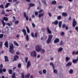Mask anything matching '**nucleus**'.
I'll return each mask as SVG.
<instances>
[{
    "label": "nucleus",
    "instance_id": "obj_1",
    "mask_svg": "<svg viewBox=\"0 0 78 78\" xmlns=\"http://www.w3.org/2000/svg\"><path fill=\"white\" fill-rule=\"evenodd\" d=\"M9 52L12 55H13L14 53V51H13L14 45L13 44L11 43L9 44Z\"/></svg>",
    "mask_w": 78,
    "mask_h": 78
},
{
    "label": "nucleus",
    "instance_id": "obj_2",
    "mask_svg": "<svg viewBox=\"0 0 78 78\" xmlns=\"http://www.w3.org/2000/svg\"><path fill=\"white\" fill-rule=\"evenodd\" d=\"M53 35H48V40L47 41V44H48L49 43L51 42V39H52V38H53Z\"/></svg>",
    "mask_w": 78,
    "mask_h": 78
},
{
    "label": "nucleus",
    "instance_id": "obj_3",
    "mask_svg": "<svg viewBox=\"0 0 78 78\" xmlns=\"http://www.w3.org/2000/svg\"><path fill=\"white\" fill-rule=\"evenodd\" d=\"M35 49L37 51H40L41 50V46L39 45H37L35 47Z\"/></svg>",
    "mask_w": 78,
    "mask_h": 78
},
{
    "label": "nucleus",
    "instance_id": "obj_4",
    "mask_svg": "<svg viewBox=\"0 0 78 78\" xmlns=\"http://www.w3.org/2000/svg\"><path fill=\"white\" fill-rule=\"evenodd\" d=\"M30 55L32 56H33V57H35V58H36L37 56L36 52V51H34L31 52Z\"/></svg>",
    "mask_w": 78,
    "mask_h": 78
},
{
    "label": "nucleus",
    "instance_id": "obj_5",
    "mask_svg": "<svg viewBox=\"0 0 78 78\" xmlns=\"http://www.w3.org/2000/svg\"><path fill=\"white\" fill-rule=\"evenodd\" d=\"M77 25V23H76V21L75 20V19H74L73 20V27L74 28L75 27V26H76Z\"/></svg>",
    "mask_w": 78,
    "mask_h": 78
},
{
    "label": "nucleus",
    "instance_id": "obj_6",
    "mask_svg": "<svg viewBox=\"0 0 78 78\" xmlns=\"http://www.w3.org/2000/svg\"><path fill=\"white\" fill-rule=\"evenodd\" d=\"M19 56L17 55H15L14 57L13 60V61H17V60L19 59Z\"/></svg>",
    "mask_w": 78,
    "mask_h": 78
},
{
    "label": "nucleus",
    "instance_id": "obj_7",
    "mask_svg": "<svg viewBox=\"0 0 78 78\" xmlns=\"http://www.w3.org/2000/svg\"><path fill=\"white\" fill-rule=\"evenodd\" d=\"M4 45L6 48H8L9 46H8V41H6L4 43Z\"/></svg>",
    "mask_w": 78,
    "mask_h": 78
},
{
    "label": "nucleus",
    "instance_id": "obj_8",
    "mask_svg": "<svg viewBox=\"0 0 78 78\" xmlns=\"http://www.w3.org/2000/svg\"><path fill=\"white\" fill-rule=\"evenodd\" d=\"M24 16L25 18H26V20H28L29 18L28 16H27V13H26V12H24Z\"/></svg>",
    "mask_w": 78,
    "mask_h": 78
},
{
    "label": "nucleus",
    "instance_id": "obj_9",
    "mask_svg": "<svg viewBox=\"0 0 78 78\" xmlns=\"http://www.w3.org/2000/svg\"><path fill=\"white\" fill-rule=\"evenodd\" d=\"M46 29L47 30V32L49 33V34H51V31L50 30L48 27H47L46 28Z\"/></svg>",
    "mask_w": 78,
    "mask_h": 78
},
{
    "label": "nucleus",
    "instance_id": "obj_10",
    "mask_svg": "<svg viewBox=\"0 0 78 78\" xmlns=\"http://www.w3.org/2000/svg\"><path fill=\"white\" fill-rule=\"evenodd\" d=\"M4 58L5 59V62H9V60H8V57L6 56H4Z\"/></svg>",
    "mask_w": 78,
    "mask_h": 78
},
{
    "label": "nucleus",
    "instance_id": "obj_11",
    "mask_svg": "<svg viewBox=\"0 0 78 78\" xmlns=\"http://www.w3.org/2000/svg\"><path fill=\"white\" fill-rule=\"evenodd\" d=\"M22 31L23 33L24 36H25L27 35V31L25 29H23L22 30Z\"/></svg>",
    "mask_w": 78,
    "mask_h": 78
},
{
    "label": "nucleus",
    "instance_id": "obj_12",
    "mask_svg": "<svg viewBox=\"0 0 78 78\" xmlns=\"http://www.w3.org/2000/svg\"><path fill=\"white\" fill-rule=\"evenodd\" d=\"M72 54L73 56H74V55H78V51H77L76 52L75 51H73L72 53Z\"/></svg>",
    "mask_w": 78,
    "mask_h": 78
},
{
    "label": "nucleus",
    "instance_id": "obj_13",
    "mask_svg": "<svg viewBox=\"0 0 78 78\" xmlns=\"http://www.w3.org/2000/svg\"><path fill=\"white\" fill-rule=\"evenodd\" d=\"M54 42L55 44L58 43V42H59V39H58V38H57L54 40Z\"/></svg>",
    "mask_w": 78,
    "mask_h": 78
},
{
    "label": "nucleus",
    "instance_id": "obj_14",
    "mask_svg": "<svg viewBox=\"0 0 78 78\" xmlns=\"http://www.w3.org/2000/svg\"><path fill=\"white\" fill-rule=\"evenodd\" d=\"M31 66V63L30 61H28L27 64V68H28Z\"/></svg>",
    "mask_w": 78,
    "mask_h": 78
},
{
    "label": "nucleus",
    "instance_id": "obj_15",
    "mask_svg": "<svg viewBox=\"0 0 78 78\" xmlns=\"http://www.w3.org/2000/svg\"><path fill=\"white\" fill-rule=\"evenodd\" d=\"M78 57L76 59H73V62L74 64L78 62Z\"/></svg>",
    "mask_w": 78,
    "mask_h": 78
},
{
    "label": "nucleus",
    "instance_id": "obj_16",
    "mask_svg": "<svg viewBox=\"0 0 78 78\" xmlns=\"http://www.w3.org/2000/svg\"><path fill=\"white\" fill-rule=\"evenodd\" d=\"M72 64V63L71 62H69L66 65V66H70Z\"/></svg>",
    "mask_w": 78,
    "mask_h": 78
},
{
    "label": "nucleus",
    "instance_id": "obj_17",
    "mask_svg": "<svg viewBox=\"0 0 78 78\" xmlns=\"http://www.w3.org/2000/svg\"><path fill=\"white\" fill-rule=\"evenodd\" d=\"M52 24H54L55 25H57L58 24V21L56 20L55 21L52 23Z\"/></svg>",
    "mask_w": 78,
    "mask_h": 78
},
{
    "label": "nucleus",
    "instance_id": "obj_18",
    "mask_svg": "<svg viewBox=\"0 0 78 78\" xmlns=\"http://www.w3.org/2000/svg\"><path fill=\"white\" fill-rule=\"evenodd\" d=\"M50 65L52 67L53 69H55V66L54 65V64H53V62H51L50 63Z\"/></svg>",
    "mask_w": 78,
    "mask_h": 78
},
{
    "label": "nucleus",
    "instance_id": "obj_19",
    "mask_svg": "<svg viewBox=\"0 0 78 78\" xmlns=\"http://www.w3.org/2000/svg\"><path fill=\"white\" fill-rule=\"evenodd\" d=\"M8 72H9L10 75L12 74V70L11 69H9L8 70Z\"/></svg>",
    "mask_w": 78,
    "mask_h": 78
},
{
    "label": "nucleus",
    "instance_id": "obj_20",
    "mask_svg": "<svg viewBox=\"0 0 78 78\" xmlns=\"http://www.w3.org/2000/svg\"><path fill=\"white\" fill-rule=\"evenodd\" d=\"M3 20H5V22H7V21H8V18L5 17H3Z\"/></svg>",
    "mask_w": 78,
    "mask_h": 78
},
{
    "label": "nucleus",
    "instance_id": "obj_21",
    "mask_svg": "<svg viewBox=\"0 0 78 78\" xmlns=\"http://www.w3.org/2000/svg\"><path fill=\"white\" fill-rule=\"evenodd\" d=\"M62 16L63 17H66V16H67V13H66L63 12L62 13Z\"/></svg>",
    "mask_w": 78,
    "mask_h": 78
},
{
    "label": "nucleus",
    "instance_id": "obj_22",
    "mask_svg": "<svg viewBox=\"0 0 78 78\" xmlns=\"http://www.w3.org/2000/svg\"><path fill=\"white\" fill-rule=\"evenodd\" d=\"M57 2L55 0H54L51 2V5H56Z\"/></svg>",
    "mask_w": 78,
    "mask_h": 78
},
{
    "label": "nucleus",
    "instance_id": "obj_23",
    "mask_svg": "<svg viewBox=\"0 0 78 78\" xmlns=\"http://www.w3.org/2000/svg\"><path fill=\"white\" fill-rule=\"evenodd\" d=\"M13 44H14L15 45L17 46V47H19V45L18 43H17V42H16V41H14L13 42Z\"/></svg>",
    "mask_w": 78,
    "mask_h": 78
},
{
    "label": "nucleus",
    "instance_id": "obj_24",
    "mask_svg": "<svg viewBox=\"0 0 78 78\" xmlns=\"http://www.w3.org/2000/svg\"><path fill=\"white\" fill-rule=\"evenodd\" d=\"M62 50H63V48L61 47H60L58 50V52H61V51H62Z\"/></svg>",
    "mask_w": 78,
    "mask_h": 78
},
{
    "label": "nucleus",
    "instance_id": "obj_25",
    "mask_svg": "<svg viewBox=\"0 0 78 78\" xmlns=\"http://www.w3.org/2000/svg\"><path fill=\"white\" fill-rule=\"evenodd\" d=\"M35 6V4H33L32 3H30L29 4V6L30 7H32L33 6Z\"/></svg>",
    "mask_w": 78,
    "mask_h": 78
},
{
    "label": "nucleus",
    "instance_id": "obj_26",
    "mask_svg": "<svg viewBox=\"0 0 78 78\" xmlns=\"http://www.w3.org/2000/svg\"><path fill=\"white\" fill-rule=\"evenodd\" d=\"M62 25V21H59L58 23V26L60 28L61 27Z\"/></svg>",
    "mask_w": 78,
    "mask_h": 78
},
{
    "label": "nucleus",
    "instance_id": "obj_27",
    "mask_svg": "<svg viewBox=\"0 0 78 78\" xmlns=\"http://www.w3.org/2000/svg\"><path fill=\"white\" fill-rule=\"evenodd\" d=\"M44 15V13H42V14H39L38 15V17L39 18H41L42 16H43Z\"/></svg>",
    "mask_w": 78,
    "mask_h": 78
},
{
    "label": "nucleus",
    "instance_id": "obj_28",
    "mask_svg": "<svg viewBox=\"0 0 78 78\" xmlns=\"http://www.w3.org/2000/svg\"><path fill=\"white\" fill-rule=\"evenodd\" d=\"M70 60V57H66V62H67Z\"/></svg>",
    "mask_w": 78,
    "mask_h": 78
},
{
    "label": "nucleus",
    "instance_id": "obj_29",
    "mask_svg": "<svg viewBox=\"0 0 78 78\" xmlns=\"http://www.w3.org/2000/svg\"><path fill=\"white\" fill-rule=\"evenodd\" d=\"M69 73L71 74H72V73H73V69H70L69 71Z\"/></svg>",
    "mask_w": 78,
    "mask_h": 78
},
{
    "label": "nucleus",
    "instance_id": "obj_30",
    "mask_svg": "<svg viewBox=\"0 0 78 78\" xmlns=\"http://www.w3.org/2000/svg\"><path fill=\"white\" fill-rule=\"evenodd\" d=\"M42 3L44 2V4L45 5V6H47V3H46V1H45V0H42Z\"/></svg>",
    "mask_w": 78,
    "mask_h": 78
},
{
    "label": "nucleus",
    "instance_id": "obj_31",
    "mask_svg": "<svg viewBox=\"0 0 78 78\" xmlns=\"http://www.w3.org/2000/svg\"><path fill=\"white\" fill-rule=\"evenodd\" d=\"M1 21H2V23L3 27L5 26V22H4V20H1Z\"/></svg>",
    "mask_w": 78,
    "mask_h": 78
},
{
    "label": "nucleus",
    "instance_id": "obj_32",
    "mask_svg": "<svg viewBox=\"0 0 78 78\" xmlns=\"http://www.w3.org/2000/svg\"><path fill=\"white\" fill-rule=\"evenodd\" d=\"M30 76V74L28 73L27 75H26L25 77L26 78H29Z\"/></svg>",
    "mask_w": 78,
    "mask_h": 78
},
{
    "label": "nucleus",
    "instance_id": "obj_33",
    "mask_svg": "<svg viewBox=\"0 0 78 78\" xmlns=\"http://www.w3.org/2000/svg\"><path fill=\"white\" fill-rule=\"evenodd\" d=\"M10 4L9 3H7L5 5V8H8V6H9V5H10Z\"/></svg>",
    "mask_w": 78,
    "mask_h": 78
},
{
    "label": "nucleus",
    "instance_id": "obj_34",
    "mask_svg": "<svg viewBox=\"0 0 78 78\" xmlns=\"http://www.w3.org/2000/svg\"><path fill=\"white\" fill-rule=\"evenodd\" d=\"M18 68H19V69H20L21 67H22V65H21V64L20 63H19L17 66Z\"/></svg>",
    "mask_w": 78,
    "mask_h": 78
},
{
    "label": "nucleus",
    "instance_id": "obj_35",
    "mask_svg": "<svg viewBox=\"0 0 78 78\" xmlns=\"http://www.w3.org/2000/svg\"><path fill=\"white\" fill-rule=\"evenodd\" d=\"M26 29L27 30V33H30V29H29V28H28V27H26Z\"/></svg>",
    "mask_w": 78,
    "mask_h": 78
},
{
    "label": "nucleus",
    "instance_id": "obj_36",
    "mask_svg": "<svg viewBox=\"0 0 78 78\" xmlns=\"http://www.w3.org/2000/svg\"><path fill=\"white\" fill-rule=\"evenodd\" d=\"M45 49H42L41 50V53H45Z\"/></svg>",
    "mask_w": 78,
    "mask_h": 78
},
{
    "label": "nucleus",
    "instance_id": "obj_37",
    "mask_svg": "<svg viewBox=\"0 0 78 78\" xmlns=\"http://www.w3.org/2000/svg\"><path fill=\"white\" fill-rule=\"evenodd\" d=\"M26 39H27V41H29V37L28 34H27L26 35Z\"/></svg>",
    "mask_w": 78,
    "mask_h": 78
},
{
    "label": "nucleus",
    "instance_id": "obj_38",
    "mask_svg": "<svg viewBox=\"0 0 78 78\" xmlns=\"http://www.w3.org/2000/svg\"><path fill=\"white\" fill-rule=\"evenodd\" d=\"M53 72L54 73H55L56 74H58V72L57 71V70L56 69L54 70Z\"/></svg>",
    "mask_w": 78,
    "mask_h": 78
},
{
    "label": "nucleus",
    "instance_id": "obj_39",
    "mask_svg": "<svg viewBox=\"0 0 78 78\" xmlns=\"http://www.w3.org/2000/svg\"><path fill=\"white\" fill-rule=\"evenodd\" d=\"M21 76L22 78H25V76H24V73H22Z\"/></svg>",
    "mask_w": 78,
    "mask_h": 78
},
{
    "label": "nucleus",
    "instance_id": "obj_40",
    "mask_svg": "<svg viewBox=\"0 0 78 78\" xmlns=\"http://www.w3.org/2000/svg\"><path fill=\"white\" fill-rule=\"evenodd\" d=\"M57 19H58V20H61V16H58L57 17Z\"/></svg>",
    "mask_w": 78,
    "mask_h": 78
},
{
    "label": "nucleus",
    "instance_id": "obj_41",
    "mask_svg": "<svg viewBox=\"0 0 78 78\" xmlns=\"http://www.w3.org/2000/svg\"><path fill=\"white\" fill-rule=\"evenodd\" d=\"M19 23V21L16 20L15 22V25H17Z\"/></svg>",
    "mask_w": 78,
    "mask_h": 78
},
{
    "label": "nucleus",
    "instance_id": "obj_42",
    "mask_svg": "<svg viewBox=\"0 0 78 78\" xmlns=\"http://www.w3.org/2000/svg\"><path fill=\"white\" fill-rule=\"evenodd\" d=\"M28 57H26L25 58V62L26 63L28 62Z\"/></svg>",
    "mask_w": 78,
    "mask_h": 78
},
{
    "label": "nucleus",
    "instance_id": "obj_43",
    "mask_svg": "<svg viewBox=\"0 0 78 78\" xmlns=\"http://www.w3.org/2000/svg\"><path fill=\"white\" fill-rule=\"evenodd\" d=\"M43 72L44 74H45L47 73V71L46 69H44L43 71Z\"/></svg>",
    "mask_w": 78,
    "mask_h": 78
},
{
    "label": "nucleus",
    "instance_id": "obj_44",
    "mask_svg": "<svg viewBox=\"0 0 78 78\" xmlns=\"http://www.w3.org/2000/svg\"><path fill=\"white\" fill-rule=\"evenodd\" d=\"M34 33L33 32H31V36L32 37H34Z\"/></svg>",
    "mask_w": 78,
    "mask_h": 78
},
{
    "label": "nucleus",
    "instance_id": "obj_45",
    "mask_svg": "<svg viewBox=\"0 0 78 78\" xmlns=\"http://www.w3.org/2000/svg\"><path fill=\"white\" fill-rule=\"evenodd\" d=\"M64 45V43L62 40H61L60 43V45Z\"/></svg>",
    "mask_w": 78,
    "mask_h": 78
},
{
    "label": "nucleus",
    "instance_id": "obj_46",
    "mask_svg": "<svg viewBox=\"0 0 78 78\" xmlns=\"http://www.w3.org/2000/svg\"><path fill=\"white\" fill-rule=\"evenodd\" d=\"M3 34H0V39H2V38H3Z\"/></svg>",
    "mask_w": 78,
    "mask_h": 78
},
{
    "label": "nucleus",
    "instance_id": "obj_47",
    "mask_svg": "<svg viewBox=\"0 0 78 78\" xmlns=\"http://www.w3.org/2000/svg\"><path fill=\"white\" fill-rule=\"evenodd\" d=\"M3 45V42H0V48H2V47Z\"/></svg>",
    "mask_w": 78,
    "mask_h": 78
},
{
    "label": "nucleus",
    "instance_id": "obj_48",
    "mask_svg": "<svg viewBox=\"0 0 78 78\" xmlns=\"http://www.w3.org/2000/svg\"><path fill=\"white\" fill-rule=\"evenodd\" d=\"M3 73V70L2 69H0V74Z\"/></svg>",
    "mask_w": 78,
    "mask_h": 78
},
{
    "label": "nucleus",
    "instance_id": "obj_49",
    "mask_svg": "<svg viewBox=\"0 0 78 78\" xmlns=\"http://www.w3.org/2000/svg\"><path fill=\"white\" fill-rule=\"evenodd\" d=\"M66 25L65 24H63L62 25V28H64L66 27Z\"/></svg>",
    "mask_w": 78,
    "mask_h": 78
},
{
    "label": "nucleus",
    "instance_id": "obj_50",
    "mask_svg": "<svg viewBox=\"0 0 78 78\" xmlns=\"http://www.w3.org/2000/svg\"><path fill=\"white\" fill-rule=\"evenodd\" d=\"M32 25L33 27V28H35L36 27V25L34 23H32Z\"/></svg>",
    "mask_w": 78,
    "mask_h": 78
},
{
    "label": "nucleus",
    "instance_id": "obj_51",
    "mask_svg": "<svg viewBox=\"0 0 78 78\" xmlns=\"http://www.w3.org/2000/svg\"><path fill=\"white\" fill-rule=\"evenodd\" d=\"M39 14V12H35V16H37Z\"/></svg>",
    "mask_w": 78,
    "mask_h": 78
},
{
    "label": "nucleus",
    "instance_id": "obj_52",
    "mask_svg": "<svg viewBox=\"0 0 78 78\" xmlns=\"http://www.w3.org/2000/svg\"><path fill=\"white\" fill-rule=\"evenodd\" d=\"M39 73L40 75H42V70L39 71Z\"/></svg>",
    "mask_w": 78,
    "mask_h": 78
},
{
    "label": "nucleus",
    "instance_id": "obj_53",
    "mask_svg": "<svg viewBox=\"0 0 78 78\" xmlns=\"http://www.w3.org/2000/svg\"><path fill=\"white\" fill-rule=\"evenodd\" d=\"M0 8H2L3 9L4 8V6L3 5H0Z\"/></svg>",
    "mask_w": 78,
    "mask_h": 78
},
{
    "label": "nucleus",
    "instance_id": "obj_54",
    "mask_svg": "<svg viewBox=\"0 0 78 78\" xmlns=\"http://www.w3.org/2000/svg\"><path fill=\"white\" fill-rule=\"evenodd\" d=\"M16 54L17 55H19L20 54V52L17 51L16 52Z\"/></svg>",
    "mask_w": 78,
    "mask_h": 78
},
{
    "label": "nucleus",
    "instance_id": "obj_55",
    "mask_svg": "<svg viewBox=\"0 0 78 78\" xmlns=\"http://www.w3.org/2000/svg\"><path fill=\"white\" fill-rule=\"evenodd\" d=\"M62 8H63V6H58V8H59V9H62Z\"/></svg>",
    "mask_w": 78,
    "mask_h": 78
},
{
    "label": "nucleus",
    "instance_id": "obj_56",
    "mask_svg": "<svg viewBox=\"0 0 78 78\" xmlns=\"http://www.w3.org/2000/svg\"><path fill=\"white\" fill-rule=\"evenodd\" d=\"M3 68V64H1L0 65V69H2Z\"/></svg>",
    "mask_w": 78,
    "mask_h": 78
},
{
    "label": "nucleus",
    "instance_id": "obj_57",
    "mask_svg": "<svg viewBox=\"0 0 78 78\" xmlns=\"http://www.w3.org/2000/svg\"><path fill=\"white\" fill-rule=\"evenodd\" d=\"M43 10L42 9H41L40 11H39V13H41V12H43Z\"/></svg>",
    "mask_w": 78,
    "mask_h": 78
},
{
    "label": "nucleus",
    "instance_id": "obj_58",
    "mask_svg": "<svg viewBox=\"0 0 78 78\" xmlns=\"http://www.w3.org/2000/svg\"><path fill=\"white\" fill-rule=\"evenodd\" d=\"M6 71V70L5 69H2V72H5Z\"/></svg>",
    "mask_w": 78,
    "mask_h": 78
},
{
    "label": "nucleus",
    "instance_id": "obj_59",
    "mask_svg": "<svg viewBox=\"0 0 78 78\" xmlns=\"http://www.w3.org/2000/svg\"><path fill=\"white\" fill-rule=\"evenodd\" d=\"M15 76H16V75L15 74H14L12 76V78H16Z\"/></svg>",
    "mask_w": 78,
    "mask_h": 78
},
{
    "label": "nucleus",
    "instance_id": "obj_60",
    "mask_svg": "<svg viewBox=\"0 0 78 78\" xmlns=\"http://www.w3.org/2000/svg\"><path fill=\"white\" fill-rule=\"evenodd\" d=\"M1 13L2 14H5V11H4V10H3Z\"/></svg>",
    "mask_w": 78,
    "mask_h": 78
},
{
    "label": "nucleus",
    "instance_id": "obj_61",
    "mask_svg": "<svg viewBox=\"0 0 78 78\" xmlns=\"http://www.w3.org/2000/svg\"><path fill=\"white\" fill-rule=\"evenodd\" d=\"M64 32H62L61 33V34H60L62 36H63V35H64Z\"/></svg>",
    "mask_w": 78,
    "mask_h": 78
},
{
    "label": "nucleus",
    "instance_id": "obj_62",
    "mask_svg": "<svg viewBox=\"0 0 78 78\" xmlns=\"http://www.w3.org/2000/svg\"><path fill=\"white\" fill-rule=\"evenodd\" d=\"M75 30L77 32H78V27H76L75 28Z\"/></svg>",
    "mask_w": 78,
    "mask_h": 78
},
{
    "label": "nucleus",
    "instance_id": "obj_63",
    "mask_svg": "<svg viewBox=\"0 0 78 78\" xmlns=\"http://www.w3.org/2000/svg\"><path fill=\"white\" fill-rule=\"evenodd\" d=\"M37 33H35V36L36 37H37Z\"/></svg>",
    "mask_w": 78,
    "mask_h": 78
},
{
    "label": "nucleus",
    "instance_id": "obj_64",
    "mask_svg": "<svg viewBox=\"0 0 78 78\" xmlns=\"http://www.w3.org/2000/svg\"><path fill=\"white\" fill-rule=\"evenodd\" d=\"M72 20V17L71 16H70L68 18L69 20Z\"/></svg>",
    "mask_w": 78,
    "mask_h": 78
}]
</instances>
